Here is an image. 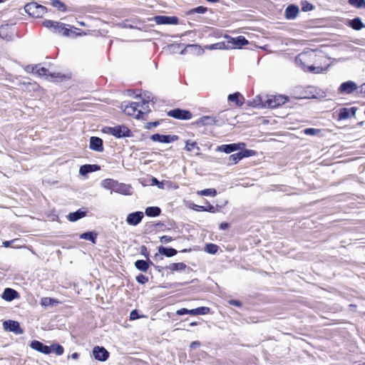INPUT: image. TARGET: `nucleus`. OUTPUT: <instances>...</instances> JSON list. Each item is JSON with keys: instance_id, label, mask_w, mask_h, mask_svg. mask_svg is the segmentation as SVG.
<instances>
[{"instance_id": "obj_11", "label": "nucleus", "mask_w": 365, "mask_h": 365, "mask_svg": "<svg viewBox=\"0 0 365 365\" xmlns=\"http://www.w3.org/2000/svg\"><path fill=\"white\" fill-rule=\"evenodd\" d=\"M143 217L144 215L143 212H134L128 215L126 222L130 225L136 226L141 222Z\"/></svg>"}, {"instance_id": "obj_19", "label": "nucleus", "mask_w": 365, "mask_h": 365, "mask_svg": "<svg viewBox=\"0 0 365 365\" xmlns=\"http://www.w3.org/2000/svg\"><path fill=\"white\" fill-rule=\"evenodd\" d=\"M356 108L354 107H352L351 108H341L339 113V120H345L351 116H354L356 115Z\"/></svg>"}, {"instance_id": "obj_52", "label": "nucleus", "mask_w": 365, "mask_h": 365, "mask_svg": "<svg viewBox=\"0 0 365 365\" xmlns=\"http://www.w3.org/2000/svg\"><path fill=\"white\" fill-rule=\"evenodd\" d=\"M130 318L131 320H135L138 318V314L136 310H133L130 312Z\"/></svg>"}, {"instance_id": "obj_48", "label": "nucleus", "mask_w": 365, "mask_h": 365, "mask_svg": "<svg viewBox=\"0 0 365 365\" xmlns=\"http://www.w3.org/2000/svg\"><path fill=\"white\" fill-rule=\"evenodd\" d=\"M207 11V8L203 6H197L192 10V12L197 14H204Z\"/></svg>"}, {"instance_id": "obj_60", "label": "nucleus", "mask_w": 365, "mask_h": 365, "mask_svg": "<svg viewBox=\"0 0 365 365\" xmlns=\"http://www.w3.org/2000/svg\"><path fill=\"white\" fill-rule=\"evenodd\" d=\"M71 358L73 359H77L78 358V354L77 353H73L71 355Z\"/></svg>"}, {"instance_id": "obj_16", "label": "nucleus", "mask_w": 365, "mask_h": 365, "mask_svg": "<svg viewBox=\"0 0 365 365\" xmlns=\"http://www.w3.org/2000/svg\"><path fill=\"white\" fill-rule=\"evenodd\" d=\"M154 20L157 24H177L178 19L175 16H156Z\"/></svg>"}, {"instance_id": "obj_22", "label": "nucleus", "mask_w": 365, "mask_h": 365, "mask_svg": "<svg viewBox=\"0 0 365 365\" xmlns=\"http://www.w3.org/2000/svg\"><path fill=\"white\" fill-rule=\"evenodd\" d=\"M62 23L58 22L56 27H55V32L62 34L64 36H69L73 32L64 26Z\"/></svg>"}, {"instance_id": "obj_39", "label": "nucleus", "mask_w": 365, "mask_h": 365, "mask_svg": "<svg viewBox=\"0 0 365 365\" xmlns=\"http://www.w3.org/2000/svg\"><path fill=\"white\" fill-rule=\"evenodd\" d=\"M50 347L51 348V351L55 352L58 356H61L63 354L64 349L63 346L59 344H53Z\"/></svg>"}, {"instance_id": "obj_45", "label": "nucleus", "mask_w": 365, "mask_h": 365, "mask_svg": "<svg viewBox=\"0 0 365 365\" xmlns=\"http://www.w3.org/2000/svg\"><path fill=\"white\" fill-rule=\"evenodd\" d=\"M79 173L82 175H86L88 173H91V172L90 167H88V165H84L81 166V168L79 169Z\"/></svg>"}, {"instance_id": "obj_42", "label": "nucleus", "mask_w": 365, "mask_h": 365, "mask_svg": "<svg viewBox=\"0 0 365 365\" xmlns=\"http://www.w3.org/2000/svg\"><path fill=\"white\" fill-rule=\"evenodd\" d=\"M52 5L57 8L58 10L65 11H66V6L61 1L56 0L52 2Z\"/></svg>"}, {"instance_id": "obj_31", "label": "nucleus", "mask_w": 365, "mask_h": 365, "mask_svg": "<svg viewBox=\"0 0 365 365\" xmlns=\"http://www.w3.org/2000/svg\"><path fill=\"white\" fill-rule=\"evenodd\" d=\"M115 182L116 181L114 180L105 179L102 180L101 186L105 189L111 190L112 191H114Z\"/></svg>"}, {"instance_id": "obj_28", "label": "nucleus", "mask_w": 365, "mask_h": 365, "mask_svg": "<svg viewBox=\"0 0 365 365\" xmlns=\"http://www.w3.org/2000/svg\"><path fill=\"white\" fill-rule=\"evenodd\" d=\"M247 152H248V150H246L245 153L240 152V153L231 155L229 157V160L232 163H230V164H236L242 158L247 156V155L246 154V153H247Z\"/></svg>"}, {"instance_id": "obj_17", "label": "nucleus", "mask_w": 365, "mask_h": 365, "mask_svg": "<svg viewBox=\"0 0 365 365\" xmlns=\"http://www.w3.org/2000/svg\"><path fill=\"white\" fill-rule=\"evenodd\" d=\"M30 346L33 349L36 350L44 354H49L50 353H51V348L50 346L44 345L43 343L38 341L34 340L31 341Z\"/></svg>"}, {"instance_id": "obj_58", "label": "nucleus", "mask_w": 365, "mask_h": 365, "mask_svg": "<svg viewBox=\"0 0 365 365\" xmlns=\"http://www.w3.org/2000/svg\"><path fill=\"white\" fill-rule=\"evenodd\" d=\"M192 208L193 210H196V211H202V208H205V207L204 206H200V205H193Z\"/></svg>"}, {"instance_id": "obj_32", "label": "nucleus", "mask_w": 365, "mask_h": 365, "mask_svg": "<svg viewBox=\"0 0 365 365\" xmlns=\"http://www.w3.org/2000/svg\"><path fill=\"white\" fill-rule=\"evenodd\" d=\"M349 26L355 30H360L364 27V24L359 18H355L354 19L351 20L349 22Z\"/></svg>"}, {"instance_id": "obj_51", "label": "nucleus", "mask_w": 365, "mask_h": 365, "mask_svg": "<svg viewBox=\"0 0 365 365\" xmlns=\"http://www.w3.org/2000/svg\"><path fill=\"white\" fill-rule=\"evenodd\" d=\"M202 211L210 212L213 213L215 212V209L214 206H212V205H209L207 207H205V208H202Z\"/></svg>"}, {"instance_id": "obj_4", "label": "nucleus", "mask_w": 365, "mask_h": 365, "mask_svg": "<svg viewBox=\"0 0 365 365\" xmlns=\"http://www.w3.org/2000/svg\"><path fill=\"white\" fill-rule=\"evenodd\" d=\"M24 10L29 15L36 18H39L46 13V8L36 2H31L25 5Z\"/></svg>"}, {"instance_id": "obj_35", "label": "nucleus", "mask_w": 365, "mask_h": 365, "mask_svg": "<svg viewBox=\"0 0 365 365\" xmlns=\"http://www.w3.org/2000/svg\"><path fill=\"white\" fill-rule=\"evenodd\" d=\"M58 304V302L51 297H43L41 300V304L43 307L53 306V304Z\"/></svg>"}, {"instance_id": "obj_43", "label": "nucleus", "mask_w": 365, "mask_h": 365, "mask_svg": "<svg viewBox=\"0 0 365 365\" xmlns=\"http://www.w3.org/2000/svg\"><path fill=\"white\" fill-rule=\"evenodd\" d=\"M304 133L306 135H317V134H319L320 133V130L319 129H316V128H306L304 130Z\"/></svg>"}, {"instance_id": "obj_8", "label": "nucleus", "mask_w": 365, "mask_h": 365, "mask_svg": "<svg viewBox=\"0 0 365 365\" xmlns=\"http://www.w3.org/2000/svg\"><path fill=\"white\" fill-rule=\"evenodd\" d=\"M245 147V144L243 143H233V144L220 145V146L217 147V150L229 154L234 151L242 150Z\"/></svg>"}, {"instance_id": "obj_37", "label": "nucleus", "mask_w": 365, "mask_h": 365, "mask_svg": "<svg viewBox=\"0 0 365 365\" xmlns=\"http://www.w3.org/2000/svg\"><path fill=\"white\" fill-rule=\"evenodd\" d=\"M349 3L357 9H365V0H349Z\"/></svg>"}, {"instance_id": "obj_9", "label": "nucleus", "mask_w": 365, "mask_h": 365, "mask_svg": "<svg viewBox=\"0 0 365 365\" xmlns=\"http://www.w3.org/2000/svg\"><path fill=\"white\" fill-rule=\"evenodd\" d=\"M4 329L6 331H12L16 334H21L23 333L22 329L18 322L13 320L5 321L3 324Z\"/></svg>"}, {"instance_id": "obj_40", "label": "nucleus", "mask_w": 365, "mask_h": 365, "mask_svg": "<svg viewBox=\"0 0 365 365\" xmlns=\"http://www.w3.org/2000/svg\"><path fill=\"white\" fill-rule=\"evenodd\" d=\"M218 247L214 244L207 245L205 250L210 254H215L217 252Z\"/></svg>"}, {"instance_id": "obj_63", "label": "nucleus", "mask_w": 365, "mask_h": 365, "mask_svg": "<svg viewBox=\"0 0 365 365\" xmlns=\"http://www.w3.org/2000/svg\"><path fill=\"white\" fill-rule=\"evenodd\" d=\"M207 1H210V2H212V3H215V2L219 1V0H207Z\"/></svg>"}, {"instance_id": "obj_1", "label": "nucleus", "mask_w": 365, "mask_h": 365, "mask_svg": "<svg viewBox=\"0 0 365 365\" xmlns=\"http://www.w3.org/2000/svg\"><path fill=\"white\" fill-rule=\"evenodd\" d=\"M329 58L322 53L314 51V59L312 66H309V72L313 73H322L326 72L331 66Z\"/></svg>"}, {"instance_id": "obj_30", "label": "nucleus", "mask_w": 365, "mask_h": 365, "mask_svg": "<svg viewBox=\"0 0 365 365\" xmlns=\"http://www.w3.org/2000/svg\"><path fill=\"white\" fill-rule=\"evenodd\" d=\"M85 215H86V212H83V211H81V210H78L76 212L70 213L68 215V219L71 222H75V221H77L78 220L83 217Z\"/></svg>"}, {"instance_id": "obj_2", "label": "nucleus", "mask_w": 365, "mask_h": 365, "mask_svg": "<svg viewBox=\"0 0 365 365\" xmlns=\"http://www.w3.org/2000/svg\"><path fill=\"white\" fill-rule=\"evenodd\" d=\"M314 59V51H309L301 53L295 59L296 63L300 66L304 71L309 72V66H312Z\"/></svg>"}, {"instance_id": "obj_50", "label": "nucleus", "mask_w": 365, "mask_h": 365, "mask_svg": "<svg viewBox=\"0 0 365 365\" xmlns=\"http://www.w3.org/2000/svg\"><path fill=\"white\" fill-rule=\"evenodd\" d=\"M189 311H190V309H187L185 308H182V309L177 310L176 314L178 315H183V314H189Z\"/></svg>"}, {"instance_id": "obj_62", "label": "nucleus", "mask_w": 365, "mask_h": 365, "mask_svg": "<svg viewBox=\"0 0 365 365\" xmlns=\"http://www.w3.org/2000/svg\"><path fill=\"white\" fill-rule=\"evenodd\" d=\"M153 182L155 184H158V183H159L158 180L156 178H153Z\"/></svg>"}, {"instance_id": "obj_21", "label": "nucleus", "mask_w": 365, "mask_h": 365, "mask_svg": "<svg viewBox=\"0 0 365 365\" xmlns=\"http://www.w3.org/2000/svg\"><path fill=\"white\" fill-rule=\"evenodd\" d=\"M298 13V7L290 5L285 10V16L288 19H293L297 16Z\"/></svg>"}, {"instance_id": "obj_12", "label": "nucleus", "mask_w": 365, "mask_h": 365, "mask_svg": "<svg viewBox=\"0 0 365 365\" xmlns=\"http://www.w3.org/2000/svg\"><path fill=\"white\" fill-rule=\"evenodd\" d=\"M168 115L181 120H188L192 117V115L189 111L180 109L170 110L168 112Z\"/></svg>"}, {"instance_id": "obj_14", "label": "nucleus", "mask_w": 365, "mask_h": 365, "mask_svg": "<svg viewBox=\"0 0 365 365\" xmlns=\"http://www.w3.org/2000/svg\"><path fill=\"white\" fill-rule=\"evenodd\" d=\"M93 355L96 359L103 361L108 359L109 354L105 348L97 346L93 348Z\"/></svg>"}, {"instance_id": "obj_3", "label": "nucleus", "mask_w": 365, "mask_h": 365, "mask_svg": "<svg viewBox=\"0 0 365 365\" xmlns=\"http://www.w3.org/2000/svg\"><path fill=\"white\" fill-rule=\"evenodd\" d=\"M103 132L112 135L116 138L129 137L131 135L130 130L125 125H117L115 127H105Z\"/></svg>"}, {"instance_id": "obj_36", "label": "nucleus", "mask_w": 365, "mask_h": 365, "mask_svg": "<svg viewBox=\"0 0 365 365\" xmlns=\"http://www.w3.org/2000/svg\"><path fill=\"white\" fill-rule=\"evenodd\" d=\"M197 194L199 195H206V196L210 195V196L214 197L216 195L217 192L213 188H209V189L198 190L197 192Z\"/></svg>"}, {"instance_id": "obj_34", "label": "nucleus", "mask_w": 365, "mask_h": 365, "mask_svg": "<svg viewBox=\"0 0 365 365\" xmlns=\"http://www.w3.org/2000/svg\"><path fill=\"white\" fill-rule=\"evenodd\" d=\"M135 266L138 269L142 272H146L149 267L148 262L143 259L137 260L135 262Z\"/></svg>"}, {"instance_id": "obj_10", "label": "nucleus", "mask_w": 365, "mask_h": 365, "mask_svg": "<svg viewBox=\"0 0 365 365\" xmlns=\"http://www.w3.org/2000/svg\"><path fill=\"white\" fill-rule=\"evenodd\" d=\"M357 85L352 81H348L341 84L339 92L342 94H351L357 89Z\"/></svg>"}, {"instance_id": "obj_54", "label": "nucleus", "mask_w": 365, "mask_h": 365, "mask_svg": "<svg viewBox=\"0 0 365 365\" xmlns=\"http://www.w3.org/2000/svg\"><path fill=\"white\" fill-rule=\"evenodd\" d=\"M19 240L18 239H14L13 240H11V241H4L3 242V246L5 247H9L12 243L18 241Z\"/></svg>"}, {"instance_id": "obj_56", "label": "nucleus", "mask_w": 365, "mask_h": 365, "mask_svg": "<svg viewBox=\"0 0 365 365\" xmlns=\"http://www.w3.org/2000/svg\"><path fill=\"white\" fill-rule=\"evenodd\" d=\"M88 165V167H90L91 173L98 170L100 169V167L97 165Z\"/></svg>"}, {"instance_id": "obj_15", "label": "nucleus", "mask_w": 365, "mask_h": 365, "mask_svg": "<svg viewBox=\"0 0 365 365\" xmlns=\"http://www.w3.org/2000/svg\"><path fill=\"white\" fill-rule=\"evenodd\" d=\"M150 138L155 142L169 143L177 140V136L170 135H160L157 133L151 135Z\"/></svg>"}, {"instance_id": "obj_20", "label": "nucleus", "mask_w": 365, "mask_h": 365, "mask_svg": "<svg viewBox=\"0 0 365 365\" xmlns=\"http://www.w3.org/2000/svg\"><path fill=\"white\" fill-rule=\"evenodd\" d=\"M1 297L7 302H11L15 299L19 298V293L13 289L6 288L4 289Z\"/></svg>"}, {"instance_id": "obj_26", "label": "nucleus", "mask_w": 365, "mask_h": 365, "mask_svg": "<svg viewBox=\"0 0 365 365\" xmlns=\"http://www.w3.org/2000/svg\"><path fill=\"white\" fill-rule=\"evenodd\" d=\"M150 97L148 96V99L143 100L141 103H140L139 111H140V117L143 118V115L145 113H148L150 110L149 108V100Z\"/></svg>"}, {"instance_id": "obj_5", "label": "nucleus", "mask_w": 365, "mask_h": 365, "mask_svg": "<svg viewBox=\"0 0 365 365\" xmlns=\"http://www.w3.org/2000/svg\"><path fill=\"white\" fill-rule=\"evenodd\" d=\"M140 102H124L121 104V109L128 115L134 116L136 118H140V111H139Z\"/></svg>"}, {"instance_id": "obj_29", "label": "nucleus", "mask_w": 365, "mask_h": 365, "mask_svg": "<svg viewBox=\"0 0 365 365\" xmlns=\"http://www.w3.org/2000/svg\"><path fill=\"white\" fill-rule=\"evenodd\" d=\"M160 209L158 207H148L145 209V213L148 217H157L160 214Z\"/></svg>"}, {"instance_id": "obj_6", "label": "nucleus", "mask_w": 365, "mask_h": 365, "mask_svg": "<svg viewBox=\"0 0 365 365\" xmlns=\"http://www.w3.org/2000/svg\"><path fill=\"white\" fill-rule=\"evenodd\" d=\"M287 98L284 96H270L262 106L274 108L286 103Z\"/></svg>"}, {"instance_id": "obj_59", "label": "nucleus", "mask_w": 365, "mask_h": 365, "mask_svg": "<svg viewBox=\"0 0 365 365\" xmlns=\"http://www.w3.org/2000/svg\"><path fill=\"white\" fill-rule=\"evenodd\" d=\"M228 227H229V225L227 222H222L220 225V230H226L227 228H228Z\"/></svg>"}, {"instance_id": "obj_64", "label": "nucleus", "mask_w": 365, "mask_h": 365, "mask_svg": "<svg viewBox=\"0 0 365 365\" xmlns=\"http://www.w3.org/2000/svg\"><path fill=\"white\" fill-rule=\"evenodd\" d=\"M195 325H197V323H196V322H192V323H190V326H192H192H195Z\"/></svg>"}, {"instance_id": "obj_33", "label": "nucleus", "mask_w": 365, "mask_h": 365, "mask_svg": "<svg viewBox=\"0 0 365 365\" xmlns=\"http://www.w3.org/2000/svg\"><path fill=\"white\" fill-rule=\"evenodd\" d=\"M80 238L83 240H89L91 241L93 243H95L96 234L92 232H84L80 235Z\"/></svg>"}, {"instance_id": "obj_46", "label": "nucleus", "mask_w": 365, "mask_h": 365, "mask_svg": "<svg viewBox=\"0 0 365 365\" xmlns=\"http://www.w3.org/2000/svg\"><path fill=\"white\" fill-rule=\"evenodd\" d=\"M136 281L140 284H145L148 281V278L143 274H139L136 277Z\"/></svg>"}, {"instance_id": "obj_47", "label": "nucleus", "mask_w": 365, "mask_h": 365, "mask_svg": "<svg viewBox=\"0 0 365 365\" xmlns=\"http://www.w3.org/2000/svg\"><path fill=\"white\" fill-rule=\"evenodd\" d=\"M160 242L163 243H169L173 240V238L168 235H163L160 238Z\"/></svg>"}, {"instance_id": "obj_24", "label": "nucleus", "mask_w": 365, "mask_h": 365, "mask_svg": "<svg viewBox=\"0 0 365 365\" xmlns=\"http://www.w3.org/2000/svg\"><path fill=\"white\" fill-rule=\"evenodd\" d=\"M185 149L187 152L194 153L195 155L200 154V148L197 146L195 142L187 141Z\"/></svg>"}, {"instance_id": "obj_7", "label": "nucleus", "mask_w": 365, "mask_h": 365, "mask_svg": "<svg viewBox=\"0 0 365 365\" xmlns=\"http://www.w3.org/2000/svg\"><path fill=\"white\" fill-rule=\"evenodd\" d=\"M227 48H241L243 46L248 44V41L242 36L235 38H230L227 42Z\"/></svg>"}, {"instance_id": "obj_44", "label": "nucleus", "mask_w": 365, "mask_h": 365, "mask_svg": "<svg viewBox=\"0 0 365 365\" xmlns=\"http://www.w3.org/2000/svg\"><path fill=\"white\" fill-rule=\"evenodd\" d=\"M225 43H214L210 46H207L206 48L209 50H214V49H222L224 48Z\"/></svg>"}, {"instance_id": "obj_13", "label": "nucleus", "mask_w": 365, "mask_h": 365, "mask_svg": "<svg viewBox=\"0 0 365 365\" xmlns=\"http://www.w3.org/2000/svg\"><path fill=\"white\" fill-rule=\"evenodd\" d=\"M113 192L121 195H130L133 194V187L130 185L116 181Z\"/></svg>"}, {"instance_id": "obj_49", "label": "nucleus", "mask_w": 365, "mask_h": 365, "mask_svg": "<svg viewBox=\"0 0 365 365\" xmlns=\"http://www.w3.org/2000/svg\"><path fill=\"white\" fill-rule=\"evenodd\" d=\"M239 96H240L239 93H234V94H230L228 96V100L230 101H236V103H237V98H238Z\"/></svg>"}, {"instance_id": "obj_61", "label": "nucleus", "mask_w": 365, "mask_h": 365, "mask_svg": "<svg viewBox=\"0 0 365 365\" xmlns=\"http://www.w3.org/2000/svg\"><path fill=\"white\" fill-rule=\"evenodd\" d=\"M5 30V27L1 26L0 27V36L2 37V33Z\"/></svg>"}, {"instance_id": "obj_57", "label": "nucleus", "mask_w": 365, "mask_h": 365, "mask_svg": "<svg viewBox=\"0 0 365 365\" xmlns=\"http://www.w3.org/2000/svg\"><path fill=\"white\" fill-rule=\"evenodd\" d=\"M158 125V122L148 123L146 128L150 129L151 128L156 127Z\"/></svg>"}, {"instance_id": "obj_55", "label": "nucleus", "mask_w": 365, "mask_h": 365, "mask_svg": "<svg viewBox=\"0 0 365 365\" xmlns=\"http://www.w3.org/2000/svg\"><path fill=\"white\" fill-rule=\"evenodd\" d=\"M229 304H232V305H234V306H236V307H240L241 306V303L240 302L237 301V300H230L229 301Z\"/></svg>"}, {"instance_id": "obj_38", "label": "nucleus", "mask_w": 365, "mask_h": 365, "mask_svg": "<svg viewBox=\"0 0 365 365\" xmlns=\"http://www.w3.org/2000/svg\"><path fill=\"white\" fill-rule=\"evenodd\" d=\"M32 72L39 76H47L48 70L43 67L39 68L37 66L32 68Z\"/></svg>"}, {"instance_id": "obj_23", "label": "nucleus", "mask_w": 365, "mask_h": 365, "mask_svg": "<svg viewBox=\"0 0 365 365\" xmlns=\"http://www.w3.org/2000/svg\"><path fill=\"white\" fill-rule=\"evenodd\" d=\"M158 253L166 257H170L177 254V250L174 248H167L163 246L158 247Z\"/></svg>"}, {"instance_id": "obj_25", "label": "nucleus", "mask_w": 365, "mask_h": 365, "mask_svg": "<svg viewBox=\"0 0 365 365\" xmlns=\"http://www.w3.org/2000/svg\"><path fill=\"white\" fill-rule=\"evenodd\" d=\"M210 312V308L207 307H200L196 309H190L189 314L196 316V315H204L208 314Z\"/></svg>"}, {"instance_id": "obj_53", "label": "nucleus", "mask_w": 365, "mask_h": 365, "mask_svg": "<svg viewBox=\"0 0 365 365\" xmlns=\"http://www.w3.org/2000/svg\"><path fill=\"white\" fill-rule=\"evenodd\" d=\"M200 345V343L197 341H192L190 345V349H197V347H199Z\"/></svg>"}, {"instance_id": "obj_18", "label": "nucleus", "mask_w": 365, "mask_h": 365, "mask_svg": "<svg viewBox=\"0 0 365 365\" xmlns=\"http://www.w3.org/2000/svg\"><path fill=\"white\" fill-rule=\"evenodd\" d=\"M89 148L93 150L102 152L103 150V140L98 137H91Z\"/></svg>"}, {"instance_id": "obj_27", "label": "nucleus", "mask_w": 365, "mask_h": 365, "mask_svg": "<svg viewBox=\"0 0 365 365\" xmlns=\"http://www.w3.org/2000/svg\"><path fill=\"white\" fill-rule=\"evenodd\" d=\"M186 264L183 262L172 263L169 264L166 268L172 272L175 271H183L186 268Z\"/></svg>"}, {"instance_id": "obj_41", "label": "nucleus", "mask_w": 365, "mask_h": 365, "mask_svg": "<svg viewBox=\"0 0 365 365\" xmlns=\"http://www.w3.org/2000/svg\"><path fill=\"white\" fill-rule=\"evenodd\" d=\"M42 24H43V26H45L46 28H48V29L53 28V31H55V27H56L58 22L53 21L51 20H45L43 21Z\"/></svg>"}]
</instances>
